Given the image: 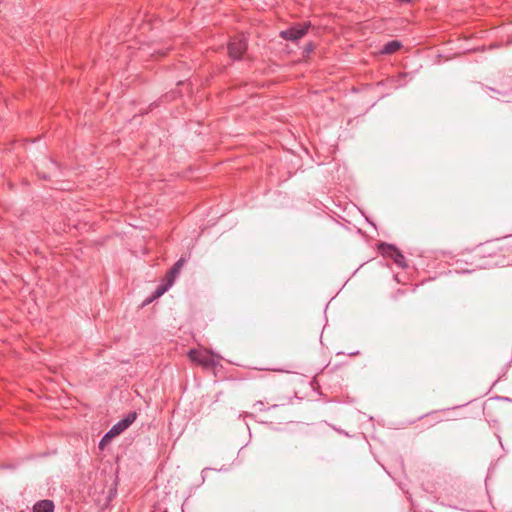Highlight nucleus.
Returning a JSON list of instances; mask_svg holds the SVG:
<instances>
[{"instance_id":"obj_1","label":"nucleus","mask_w":512,"mask_h":512,"mask_svg":"<svg viewBox=\"0 0 512 512\" xmlns=\"http://www.w3.org/2000/svg\"><path fill=\"white\" fill-rule=\"evenodd\" d=\"M188 356L191 361L196 362L206 369H212L217 365V362L214 359V354L207 350L201 351L192 349L189 351Z\"/></svg>"},{"instance_id":"obj_2","label":"nucleus","mask_w":512,"mask_h":512,"mask_svg":"<svg viewBox=\"0 0 512 512\" xmlns=\"http://www.w3.org/2000/svg\"><path fill=\"white\" fill-rule=\"evenodd\" d=\"M309 27V22L293 25L289 29L281 31L280 37H282L285 40L297 41L307 33Z\"/></svg>"},{"instance_id":"obj_3","label":"nucleus","mask_w":512,"mask_h":512,"mask_svg":"<svg viewBox=\"0 0 512 512\" xmlns=\"http://www.w3.org/2000/svg\"><path fill=\"white\" fill-rule=\"evenodd\" d=\"M381 254L385 257H390L401 268L407 266L404 255L393 245L382 243L379 246Z\"/></svg>"},{"instance_id":"obj_4","label":"nucleus","mask_w":512,"mask_h":512,"mask_svg":"<svg viewBox=\"0 0 512 512\" xmlns=\"http://www.w3.org/2000/svg\"><path fill=\"white\" fill-rule=\"evenodd\" d=\"M246 49L247 43L243 35L232 38L228 44L229 56L234 60L240 59Z\"/></svg>"},{"instance_id":"obj_5","label":"nucleus","mask_w":512,"mask_h":512,"mask_svg":"<svg viewBox=\"0 0 512 512\" xmlns=\"http://www.w3.org/2000/svg\"><path fill=\"white\" fill-rule=\"evenodd\" d=\"M136 419V413L131 412L125 418L118 421L116 424L112 426L110 429L111 434L115 437L120 435L123 431H125Z\"/></svg>"},{"instance_id":"obj_6","label":"nucleus","mask_w":512,"mask_h":512,"mask_svg":"<svg viewBox=\"0 0 512 512\" xmlns=\"http://www.w3.org/2000/svg\"><path fill=\"white\" fill-rule=\"evenodd\" d=\"M185 263L184 258H180L173 266L172 268L167 272L165 281H169L170 284H173L176 277L179 275L183 265Z\"/></svg>"},{"instance_id":"obj_7","label":"nucleus","mask_w":512,"mask_h":512,"mask_svg":"<svg viewBox=\"0 0 512 512\" xmlns=\"http://www.w3.org/2000/svg\"><path fill=\"white\" fill-rule=\"evenodd\" d=\"M33 512H54V503L51 500H40L33 506Z\"/></svg>"},{"instance_id":"obj_8","label":"nucleus","mask_w":512,"mask_h":512,"mask_svg":"<svg viewBox=\"0 0 512 512\" xmlns=\"http://www.w3.org/2000/svg\"><path fill=\"white\" fill-rule=\"evenodd\" d=\"M400 47H401V43L397 40H393V41L386 43L383 46L381 53L382 54H392V53L396 52L397 50H399Z\"/></svg>"},{"instance_id":"obj_9","label":"nucleus","mask_w":512,"mask_h":512,"mask_svg":"<svg viewBox=\"0 0 512 512\" xmlns=\"http://www.w3.org/2000/svg\"><path fill=\"white\" fill-rule=\"evenodd\" d=\"M172 285L173 284H170L169 281H166L165 284L158 286L153 294V298H158L163 295Z\"/></svg>"},{"instance_id":"obj_10","label":"nucleus","mask_w":512,"mask_h":512,"mask_svg":"<svg viewBox=\"0 0 512 512\" xmlns=\"http://www.w3.org/2000/svg\"><path fill=\"white\" fill-rule=\"evenodd\" d=\"M172 285L173 284H170L169 281H166L165 284L158 286L153 294V298H158L163 295Z\"/></svg>"},{"instance_id":"obj_11","label":"nucleus","mask_w":512,"mask_h":512,"mask_svg":"<svg viewBox=\"0 0 512 512\" xmlns=\"http://www.w3.org/2000/svg\"><path fill=\"white\" fill-rule=\"evenodd\" d=\"M172 285L173 284H170L169 281H166L165 284L158 286L153 294V298H158L163 295Z\"/></svg>"},{"instance_id":"obj_12","label":"nucleus","mask_w":512,"mask_h":512,"mask_svg":"<svg viewBox=\"0 0 512 512\" xmlns=\"http://www.w3.org/2000/svg\"><path fill=\"white\" fill-rule=\"evenodd\" d=\"M115 436L111 434V431L109 430L100 440L99 448L104 449L106 445L114 438Z\"/></svg>"},{"instance_id":"obj_13","label":"nucleus","mask_w":512,"mask_h":512,"mask_svg":"<svg viewBox=\"0 0 512 512\" xmlns=\"http://www.w3.org/2000/svg\"><path fill=\"white\" fill-rule=\"evenodd\" d=\"M254 408L257 410V411H263L265 410V407H264V404L262 401H257L255 404H254Z\"/></svg>"}]
</instances>
